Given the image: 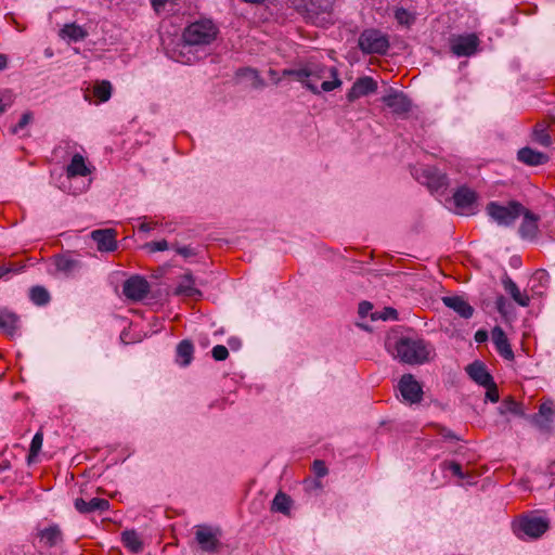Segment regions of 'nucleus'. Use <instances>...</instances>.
Wrapping results in <instances>:
<instances>
[{"instance_id": "f257e3e1", "label": "nucleus", "mask_w": 555, "mask_h": 555, "mask_svg": "<svg viewBox=\"0 0 555 555\" xmlns=\"http://www.w3.org/2000/svg\"><path fill=\"white\" fill-rule=\"evenodd\" d=\"M284 76L293 77L314 94L330 92L343 83L336 67H328L321 62L310 60L298 68L283 70Z\"/></svg>"}, {"instance_id": "f03ea898", "label": "nucleus", "mask_w": 555, "mask_h": 555, "mask_svg": "<svg viewBox=\"0 0 555 555\" xmlns=\"http://www.w3.org/2000/svg\"><path fill=\"white\" fill-rule=\"evenodd\" d=\"M217 35L218 27L210 20H201L191 23L183 31L179 55H172L171 57L177 62L189 64L195 57L186 56V54L192 53L193 48L210 44L215 41Z\"/></svg>"}, {"instance_id": "7ed1b4c3", "label": "nucleus", "mask_w": 555, "mask_h": 555, "mask_svg": "<svg viewBox=\"0 0 555 555\" xmlns=\"http://www.w3.org/2000/svg\"><path fill=\"white\" fill-rule=\"evenodd\" d=\"M433 354V346L418 337L402 336L393 346L395 358L411 365L424 364L431 359Z\"/></svg>"}, {"instance_id": "20e7f679", "label": "nucleus", "mask_w": 555, "mask_h": 555, "mask_svg": "<svg viewBox=\"0 0 555 555\" xmlns=\"http://www.w3.org/2000/svg\"><path fill=\"white\" fill-rule=\"evenodd\" d=\"M486 211L488 216L501 227H511L525 211V207L515 201L508 202L507 205H502L498 202H490Z\"/></svg>"}, {"instance_id": "39448f33", "label": "nucleus", "mask_w": 555, "mask_h": 555, "mask_svg": "<svg viewBox=\"0 0 555 555\" xmlns=\"http://www.w3.org/2000/svg\"><path fill=\"white\" fill-rule=\"evenodd\" d=\"M222 531L219 527L210 525H197L194 527V540L201 552L217 554L221 551Z\"/></svg>"}, {"instance_id": "423d86ee", "label": "nucleus", "mask_w": 555, "mask_h": 555, "mask_svg": "<svg viewBox=\"0 0 555 555\" xmlns=\"http://www.w3.org/2000/svg\"><path fill=\"white\" fill-rule=\"evenodd\" d=\"M546 518L534 515H527L514 522V532L519 539H538L548 529Z\"/></svg>"}, {"instance_id": "0eeeda50", "label": "nucleus", "mask_w": 555, "mask_h": 555, "mask_svg": "<svg viewBox=\"0 0 555 555\" xmlns=\"http://www.w3.org/2000/svg\"><path fill=\"white\" fill-rule=\"evenodd\" d=\"M359 48L366 54H385L389 48V41L379 30L365 29L359 37Z\"/></svg>"}, {"instance_id": "6e6552de", "label": "nucleus", "mask_w": 555, "mask_h": 555, "mask_svg": "<svg viewBox=\"0 0 555 555\" xmlns=\"http://www.w3.org/2000/svg\"><path fill=\"white\" fill-rule=\"evenodd\" d=\"M35 541L40 550L55 552L62 548L64 538L59 525H50L46 528H38L35 533Z\"/></svg>"}, {"instance_id": "1a4fd4ad", "label": "nucleus", "mask_w": 555, "mask_h": 555, "mask_svg": "<svg viewBox=\"0 0 555 555\" xmlns=\"http://www.w3.org/2000/svg\"><path fill=\"white\" fill-rule=\"evenodd\" d=\"M55 271L63 278L73 279L79 274L83 263L77 255L65 253L53 258Z\"/></svg>"}, {"instance_id": "9d476101", "label": "nucleus", "mask_w": 555, "mask_h": 555, "mask_svg": "<svg viewBox=\"0 0 555 555\" xmlns=\"http://www.w3.org/2000/svg\"><path fill=\"white\" fill-rule=\"evenodd\" d=\"M480 40L475 34L454 35L450 38V49L457 57L474 55Z\"/></svg>"}, {"instance_id": "9b49d317", "label": "nucleus", "mask_w": 555, "mask_h": 555, "mask_svg": "<svg viewBox=\"0 0 555 555\" xmlns=\"http://www.w3.org/2000/svg\"><path fill=\"white\" fill-rule=\"evenodd\" d=\"M555 417V404L552 400L542 402L539 411L528 416L530 423L542 433H550L552 430V423Z\"/></svg>"}, {"instance_id": "f8f14e48", "label": "nucleus", "mask_w": 555, "mask_h": 555, "mask_svg": "<svg viewBox=\"0 0 555 555\" xmlns=\"http://www.w3.org/2000/svg\"><path fill=\"white\" fill-rule=\"evenodd\" d=\"M124 295L133 301L142 300L150 293V283L140 275H132L122 285Z\"/></svg>"}, {"instance_id": "ddd939ff", "label": "nucleus", "mask_w": 555, "mask_h": 555, "mask_svg": "<svg viewBox=\"0 0 555 555\" xmlns=\"http://www.w3.org/2000/svg\"><path fill=\"white\" fill-rule=\"evenodd\" d=\"M398 388L404 401L414 404L421 402L423 398V389L421 384L412 374L401 376Z\"/></svg>"}, {"instance_id": "4468645a", "label": "nucleus", "mask_w": 555, "mask_h": 555, "mask_svg": "<svg viewBox=\"0 0 555 555\" xmlns=\"http://www.w3.org/2000/svg\"><path fill=\"white\" fill-rule=\"evenodd\" d=\"M377 91V81L371 76L358 78L346 94L348 102H354Z\"/></svg>"}, {"instance_id": "2eb2a0df", "label": "nucleus", "mask_w": 555, "mask_h": 555, "mask_svg": "<svg viewBox=\"0 0 555 555\" xmlns=\"http://www.w3.org/2000/svg\"><path fill=\"white\" fill-rule=\"evenodd\" d=\"M453 199L459 214L469 216L476 212L477 195L470 189L460 188L454 193Z\"/></svg>"}, {"instance_id": "dca6fc26", "label": "nucleus", "mask_w": 555, "mask_h": 555, "mask_svg": "<svg viewBox=\"0 0 555 555\" xmlns=\"http://www.w3.org/2000/svg\"><path fill=\"white\" fill-rule=\"evenodd\" d=\"M522 221L520 223L518 233L522 240L533 241L538 236L539 232V216L534 215L527 208L521 212Z\"/></svg>"}, {"instance_id": "f3484780", "label": "nucleus", "mask_w": 555, "mask_h": 555, "mask_svg": "<svg viewBox=\"0 0 555 555\" xmlns=\"http://www.w3.org/2000/svg\"><path fill=\"white\" fill-rule=\"evenodd\" d=\"M382 101L397 115L406 114L411 109V101L404 93L399 91H391L383 96Z\"/></svg>"}, {"instance_id": "a211bd4d", "label": "nucleus", "mask_w": 555, "mask_h": 555, "mask_svg": "<svg viewBox=\"0 0 555 555\" xmlns=\"http://www.w3.org/2000/svg\"><path fill=\"white\" fill-rule=\"evenodd\" d=\"M91 238L100 251H114L117 248L116 231L113 229L94 230L91 232Z\"/></svg>"}, {"instance_id": "6ab92c4d", "label": "nucleus", "mask_w": 555, "mask_h": 555, "mask_svg": "<svg viewBox=\"0 0 555 555\" xmlns=\"http://www.w3.org/2000/svg\"><path fill=\"white\" fill-rule=\"evenodd\" d=\"M74 506L80 514L103 513L109 508V502L100 498H92L89 501L77 498L74 501Z\"/></svg>"}, {"instance_id": "aec40b11", "label": "nucleus", "mask_w": 555, "mask_h": 555, "mask_svg": "<svg viewBox=\"0 0 555 555\" xmlns=\"http://www.w3.org/2000/svg\"><path fill=\"white\" fill-rule=\"evenodd\" d=\"M88 35V30L76 23H67L59 31V37L67 43L82 41Z\"/></svg>"}, {"instance_id": "412c9836", "label": "nucleus", "mask_w": 555, "mask_h": 555, "mask_svg": "<svg viewBox=\"0 0 555 555\" xmlns=\"http://www.w3.org/2000/svg\"><path fill=\"white\" fill-rule=\"evenodd\" d=\"M443 304L455 311L460 317L469 319L473 317L474 308L461 296H446Z\"/></svg>"}, {"instance_id": "4be33fe9", "label": "nucleus", "mask_w": 555, "mask_h": 555, "mask_svg": "<svg viewBox=\"0 0 555 555\" xmlns=\"http://www.w3.org/2000/svg\"><path fill=\"white\" fill-rule=\"evenodd\" d=\"M492 341L496 348V351L506 360L514 359V352L512 350V347L508 343V339L506 337V334L504 331L495 326L492 330Z\"/></svg>"}, {"instance_id": "5701e85b", "label": "nucleus", "mask_w": 555, "mask_h": 555, "mask_svg": "<svg viewBox=\"0 0 555 555\" xmlns=\"http://www.w3.org/2000/svg\"><path fill=\"white\" fill-rule=\"evenodd\" d=\"M466 372L468 376L480 386H487L493 382V377L482 362L475 361L466 367Z\"/></svg>"}, {"instance_id": "b1692460", "label": "nucleus", "mask_w": 555, "mask_h": 555, "mask_svg": "<svg viewBox=\"0 0 555 555\" xmlns=\"http://www.w3.org/2000/svg\"><path fill=\"white\" fill-rule=\"evenodd\" d=\"M517 159L528 166H539L548 162V156L544 153L532 150L531 147H522L517 153Z\"/></svg>"}, {"instance_id": "393cba45", "label": "nucleus", "mask_w": 555, "mask_h": 555, "mask_svg": "<svg viewBox=\"0 0 555 555\" xmlns=\"http://www.w3.org/2000/svg\"><path fill=\"white\" fill-rule=\"evenodd\" d=\"M90 173L91 170L86 165L85 157L80 154H75L66 167L67 178L86 177Z\"/></svg>"}, {"instance_id": "a878e982", "label": "nucleus", "mask_w": 555, "mask_h": 555, "mask_svg": "<svg viewBox=\"0 0 555 555\" xmlns=\"http://www.w3.org/2000/svg\"><path fill=\"white\" fill-rule=\"evenodd\" d=\"M176 294L191 298H196L202 295L201 291L196 287L194 278L191 273H185L181 276L176 288Z\"/></svg>"}, {"instance_id": "bb28decb", "label": "nucleus", "mask_w": 555, "mask_h": 555, "mask_svg": "<svg viewBox=\"0 0 555 555\" xmlns=\"http://www.w3.org/2000/svg\"><path fill=\"white\" fill-rule=\"evenodd\" d=\"M504 289L511 295V297L521 307L529 306L530 299L526 294H522L516 283L508 276H505L502 281Z\"/></svg>"}, {"instance_id": "cd10ccee", "label": "nucleus", "mask_w": 555, "mask_h": 555, "mask_svg": "<svg viewBox=\"0 0 555 555\" xmlns=\"http://www.w3.org/2000/svg\"><path fill=\"white\" fill-rule=\"evenodd\" d=\"M121 542L132 553H141L143 551V541L134 530L124 531L121 533Z\"/></svg>"}, {"instance_id": "c85d7f7f", "label": "nucleus", "mask_w": 555, "mask_h": 555, "mask_svg": "<svg viewBox=\"0 0 555 555\" xmlns=\"http://www.w3.org/2000/svg\"><path fill=\"white\" fill-rule=\"evenodd\" d=\"M17 315L7 309H0V328L13 336L17 330Z\"/></svg>"}, {"instance_id": "c756f323", "label": "nucleus", "mask_w": 555, "mask_h": 555, "mask_svg": "<svg viewBox=\"0 0 555 555\" xmlns=\"http://www.w3.org/2000/svg\"><path fill=\"white\" fill-rule=\"evenodd\" d=\"M193 345L190 340H182L177 347V361L182 366H188L193 359Z\"/></svg>"}, {"instance_id": "7c9ffc66", "label": "nucleus", "mask_w": 555, "mask_h": 555, "mask_svg": "<svg viewBox=\"0 0 555 555\" xmlns=\"http://www.w3.org/2000/svg\"><path fill=\"white\" fill-rule=\"evenodd\" d=\"M291 507L292 499L289 498V495L282 491H279L272 501L271 509L273 512H279L284 515H288L291 512Z\"/></svg>"}, {"instance_id": "2f4dec72", "label": "nucleus", "mask_w": 555, "mask_h": 555, "mask_svg": "<svg viewBox=\"0 0 555 555\" xmlns=\"http://www.w3.org/2000/svg\"><path fill=\"white\" fill-rule=\"evenodd\" d=\"M423 183H427L430 189L438 190L446 185V177L439 173L434 168H427L424 170V180Z\"/></svg>"}, {"instance_id": "473e14b6", "label": "nucleus", "mask_w": 555, "mask_h": 555, "mask_svg": "<svg viewBox=\"0 0 555 555\" xmlns=\"http://www.w3.org/2000/svg\"><path fill=\"white\" fill-rule=\"evenodd\" d=\"M112 90V83L108 80H102L95 82L92 92L93 95L99 100V102L104 103L111 99Z\"/></svg>"}, {"instance_id": "72a5a7b5", "label": "nucleus", "mask_w": 555, "mask_h": 555, "mask_svg": "<svg viewBox=\"0 0 555 555\" xmlns=\"http://www.w3.org/2000/svg\"><path fill=\"white\" fill-rule=\"evenodd\" d=\"M498 411L502 415L507 414V413H512V414L519 415V416L524 415L521 405L512 398L505 399L501 403V405L498 408Z\"/></svg>"}, {"instance_id": "f704fd0d", "label": "nucleus", "mask_w": 555, "mask_h": 555, "mask_svg": "<svg viewBox=\"0 0 555 555\" xmlns=\"http://www.w3.org/2000/svg\"><path fill=\"white\" fill-rule=\"evenodd\" d=\"M30 299L37 306H43L49 302L50 295L42 286H35L30 289Z\"/></svg>"}, {"instance_id": "c9c22d12", "label": "nucleus", "mask_w": 555, "mask_h": 555, "mask_svg": "<svg viewBox=\"0 0 555 555\" xmlns=\"http://www.w3.org/2000/svg\"><path fill=\"white\" fill-rule=\"evenodd\" d=\"M533 140L542 146H550L552 139L547 130L542 126H537L533 130Z\"/></svg>"}, {"instance_id": "e433bc0d", "label": "nucleus", "mask_w": 555, "mask_h": 555, "mask_svg": "<svg viewBox=\"0 0 555 555\" xmlns=\"http://www.w3.org/2000/svg\"><path fill=\"white\" fill-rule=\"evenodd\" d=\"M397 319H398L397 310L393 308H390V307H385L382 311H375L374 313L371 314L372 321H377V320L387 321V320H397Z\"/></svg>"}, {"instance_id": "4c0bfd02", "label": "nucleus", "mask_w": 555, "mask_h": 555, "mask_svg": "<svg viewBox=\"0 0 555 555\" xmlns=\"http://www.w3.org/2000/svg\"><path fill=\"white\" fill-rule=\"evenodd\" d=\"M43 442V435L42 433L38 431L35 434V436L31 439L29 454H28V462L30 463L34 457H36L39 453V451L42 448Z\"/></svg>"}, {"instance_id": "58836bf2", "label": "nucleus", "mask_w": 555, "mask_h": 555, "mask_svg": "<svg viewBox=\"0 0 555 555\" xmlns=\"http://www.w3.org/2000/svg\"><path fill=\"white\" fill-rule=\"evenodd\" d=\"M395 18L400 25L404 26H410L415 20L414 15L403 8L396 9Z\"/></svg>"}, {"instance_id": "ea45409f", "label": "nucleus", "mask_w": 555, "mask_h": 555, "mask_svg": "<svg viewBox=\"0 0 555 555\" xmlns=\"http://www.w3.org/2000/svg\"><path fill=\"white\" fill-rule=\"evenodd\" d=\"M33 120V114L30 112H26L22 115L18 122L11 128L12 133L17 134L22 131L30 121Z\"/></svg>"}, {"instance_id": "a19ab883", "label": "nucleus", "mask_w": 555, "mask_h": 555, "mask_svg": "<svg viewBox=\"0 0 555 555\" xmlns=\"http://www.w3.org/2000/svg\"><path fill=\"white\" fill-rule=\"evenodd\" d=\"M144 248L151 253L164 251L169 248V244L166 240L150 242L144 245Z\"/></svg>"}, {"instance_id": "79ce46f5", "label": "nucleus", "mask_w": 555, "mask_h": 555, "mask_svg": "<svg viewBox=\"0 0 555 555\" xmlns=\"http://www.w3.org/2000/svg\"><path fill=\"white\" fill-rule=\"evenodd\" d=\"M437 433L439 436H441L446 440L450 441H457L460 438L456 436L455 433H453L451 429L442 426V425H436Z\"/></svg>"}, {"instance_id": "37998d69", "label": "nucleus", "mask_w": 555, "mask_h": 555, "mask_svg": "<svg viewBox=\"0 0 555 555\" xmlns=\"http://www.w3.org/2000/svg\"><path fill=\"white\" fill-rule=\"evenodd\" d=\"M211 354L216 361H223L228 358L229 351L223 345H217L212 348Z\"/></svg>"}, {"instance_id": "c03bdc74", "label": "nucleus", "mask_w": 555, "mask_h": 555, "mask_svg": "<svg viewBox=\"0 0 555 555\" xmlns=\"http://www.w3.org/2000/svg\"><path fill=\"white\" fill-rule=\"evenodd\" d=\"M485 387L487 388L486 399L491 402H498L500 399V396H499V390H498V387H496L494 380L492 382V384H489Z\"/></svg>"}, {"instance_id": "a18cd8bd", "label": "nucleus", "mask_w": 555, "mask_h": 555, "mask_svg": "<svg viewBox=\"0 0 555 555\" xmlns=\"http://www.w3.org/2000/svg\"><path fill=\"white\" fill-rule=\"evenodd\" d=\"M312 469H313V473L315 474V476L319 478H322L327 474V468L325 466V463L320 460H315L313 462Z\"/></svg>"}, {"instance_id": "49530a36", "label": "nucleus", "mask_w": 555, "mask_h": 555, "mask_svg": "<svg viewBox=\"0 0 555 555\" xmlns=\"http://www.w3.org/2000/svg\"><path fill=\"white\" fill-rule=\"evenodd\" d=\"M358 313L361 318L371 317L373 312V305L369 301H362L359 305Z\"/></svg>"}, {"instance_id": "de8ad7c7", "label": "nucleus", "mask_w": 555, "mask_h": 555, "mask_svg": "<svg viewBox=\"0 0 555 555\" xmlns=\"http://www.w3.org/2000/svg\"><path fill=\"white\" fill-rule=\"evenodd\" d=\"M176 253L183 258H190L193 257L196 253L195 249L191 246H176L173 247Z\"/></svg>"}, {"instance_id": "09e8293b", "label": "nucleus", "mask_w": 555, "mask_h": 555, "mask_svg": "<svg viewBox=\"0 0 555 555\" xmlns=\"http://www.w3.org/2000/svg\"><path fill=\"white\" fill-rule=\"evenodd\" d=\"M444 466L452 472L459 478H463L464 474L462 470V466L456 462L444 463Z\"/></svg>"}, {"instance_id": "8fccbe9b", "label": "nucleus", "mask_w": 555, "mask_h": 555, "mask_svg": "<svg viewBox=\"0 0 555 555\" xmlns=\"http://www.w3.org/2000/svg\"><path fill=\"white\" fill-rule=\"evenodd\" d=\"M495 305H496L498 311L501 314L505 315L506 314V306H507L506 299L503 296H499L496 298Z\"/></svg>"}, {"instance_id": "3c124183", "label": "nucleus", "mask_w": 555, "mask_h": 555, "mask_svg": "<svg viewBox=\"0 0 555 555\" xmlns=\"http://www.w3.org/2000/svg\"><path fill=\"white\" fill-rule=\"evenodd\" d=\"M12 102L10 99L5 98L2 93H0V116L7 112V109L11 106Z\"/></svg>"}, {"instance_id": "603ef678", "label": "nucleus", "mask_w": 555, "mask_h": 555, "mask_svg": "<svg viewBox=\"0 0 555 555\" xmlns=\"http://www.w3.org/2000/svg\"><path fill=\"white\" fill-rule=\"evenodd\" d=\"M175 0H152L151 3H152V7L154 8V10L156 12H159L160 10H163L165 8V5L168 3V2H173Z\"/></svg>"}, {"instance_id": "864d4df0", "label": "nucleus", "mask_w": 555, "mask_h": 555, "mask_svg": "<svg viewBox=\"0 0 555 555\" xmlns=\"http://www.w3.org/2000/svg\"><path fill=\"white\" fill-rule=\"evenodd\" d=\"M157 225H158L157 222H147V221L143 220L139 225V230L142 232H149V231L153 230L154 228H156Z\"/></svg>"}, {"instance_id": "5fc2aeb1", "label": "nucleus", "mask_w": 555, "mask_h": 555, "mask_svg": "<svg viewBox=\"0 0 555 555\" xmlns=\"http://www.w3.org/2000/svg\"><path fill=\"white\" fill-rule=\"evenodd\" d=\"M228 344L231 349L237 350L241 347V340L236 337H232L228 340Z\"/></svg>"}, {"instance_id": "6e6d98bb", "label": "nucleus", "mask_w": 555, "mask_h": 555, "mask_svg": "<svg viewBox=\"0 0 555 555\" xmlns=\"http://www.w3.org/2000/svg\"><path fill=\"white\" fill-rule=\"evenodd\" d=\"M488 338V335L485 331H478L476 334H475V339L478 341V343H483L486 341Z\"/></svg>"}, {"instance_id": "4d7b16f0", "label": "nucleus", "mask_w": 555, "mask_h": 555, "mask_svg": "<svg viewBox=\"0 0 555 555\" xmlns=\"http://www.w3.org/2000/svg\"><path fill=\"white\" fill-rule=\"evenodd\" d=\"M14 555H41L40 552H25L24 550L22 548H17L15 552H14Z\"/></svg>"}, {"instance_id": "13d9d810", "label": "nucleus", "mask_w": 555, "mask_h": 555, "mask_svg": "<svg viewBox=\"0 0 555 555\" xmlns=\"http://www.w3.org/2000/svg\"><path fill=\"white\" fill-rule=\"evenodd\" d=\"M8 65V57L4 54H0V70L4 69Z\"/></svg>"}, {"instance_id": "bf43d9fd", "label": "nucleus", "mask_w": 555, "mask_h": 555, "mask_svg": "<svg viewBox=\"0 0 555 555\" xmlns=\"http://www.w3.org/2000/svg\"><path fill=\"white\" fill-rule=\"evenodd\" d=\"M243 2H246V3H262L264 2L266 0H242Z\"/></svg>"}, {"instance_id": "052dcab7", "label": "nucleus", "mask_w": 555, "mask_h": 555, "mask_svg": "<svg viewBox=\"0 0 555 555\" xmlns=\"http://www.w3.org/2000/svg\"><path fill=\"white\" fill-rule=\"evenodd\" d=\"M10 468L9 462H5L4 464L0 465V472H3L4 469Z\"/></svg>"}, {"instance_id": "680f3d73", "label": "nucleus", "mask_w": 555, "mask_h": 555, "mask_svg": "<svg viewBox=\"0 0 555 555\" xmlns=\"http://www.w3.org/2000/svg\"><path fill=\"white\" fill-rule=\"evenodd\" d=\"M535 274H537V275H541V276H542V275H544V274H545V272H544V271H538Z\"/></svg>"}]
</instances>
